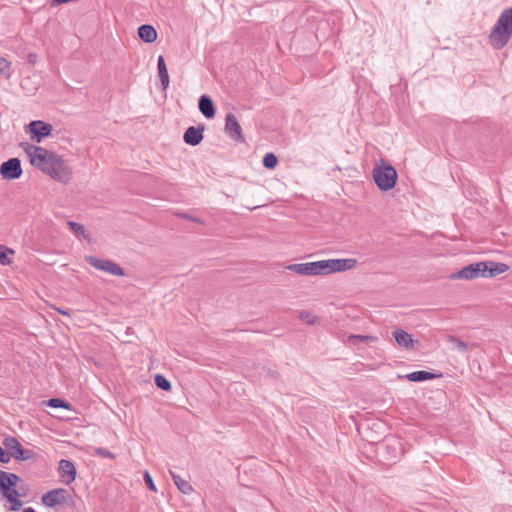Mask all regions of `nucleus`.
<instances>
[{
    "instance_id": "nucleus-1",
    "label": "nucleus",
    "mask_w": 512,
    "mask_h": 512,
    "mask_svg": "<svg viewBox=\"0 0 512 512\" xmlns=\"http://www.w3.org/2000/svg\"><path fill=\"white\" fill-rule=\"evenodd\" d=\"M34 166L59 183L66 184L72 178V169L62 156L35 145Z\"/></svg>"
},
{
    "instance_id": "nucleus-2",
    "label": "nucleus",
    "mask_w": 512,
    "mask_h": 512,
    "mask_svg": "<svg viewBox=\"0 0 512 512\" xmlns=\"http://www.w3.org/2000/svg\"><path fill=\"white\" fill-rule=\"evenodd\" d=\"M357 264V260L353 258L347 259H327L314 262L296 263L287 266V269L305 276H323L336 272H343L353 269Z\"/></svg>"
},
{
    "instance_id": "nucleus-3",
    "label": "nucleus",
    "mask_w": 512,
    "mask_h": 512,
    "mask_svg": "<svg viewBox=\"0 0 512 512\" xmlns=\"http://www.w3.org/2000/svg\"><path fill=\"white\" fill-rule=\"evenodd\" d=\"M507 270L508 266L504 263L481 261L463 267L459 271L452 273L449 278L451 280H473L479 277L489 278L502 274Z\"/></svg>"
},
{
    "instance_id": "nucleus-4",
    "label": "nucleus",
    "mask_w": 512,
    "mask_h": 512,
    "mask_svg": "<svg viewBox=\"0 0 512 512\" xmlns=\"http://www.w3.org/2000/svg\"><path fill=\"white\" fill-rule=\"evenodd\" d=\"M512 37V8L502 11L489 35V44L496 50L502 49Z\"/></svg>"
},
{
    "instance_id": "nucleus-5",
    "label": "nucleus",
    "mask_w": 512,
    "mask_h": 512,
    "mask_svg": "<svg viewBox=\"0 0 512 512\" xmlns=\"http://www.w3.org/2000/svg\"><path fill=\"white\" fill-rule=\"evenodd\" d=\"M19 476L14 473H8L0 470V491L3 496L11 502V510L17 511L21 508L22 502L18 500L20 494L16 490Z\"/></svg>"
},
{
    "instance_id": "nucleus-6",
    "label": "nucleus",
    "mask_w": 512,
    "mask_h": 512,
    "mask_svg": "<svg viewBox=\"0 0 512 512\" xmlns=\"http://www.w3.org/2000/svg\"><path fill=\"white\" fill-rule=\"evenodd\" d=\"M373 179L382 191H389L395 187L397 172L394 167L381 160L380 164L375 166L372 172Z\"/></svg>"
},
{
    "instance_id": "nucleus-7",
    "label": "nucleus",
    "mask_w": 512,
    "mask_h": 512,
    "mask_svg": "<svg viewBox=\"0 0 512 512\" xmlns=\"http://www.w3.org/2000/svg\"><path fill=\"white\" fill-rule=\"evenodd\" d=\"M42 502L47 507H55L58 505H71L73 502L72 495L67 489H53L42 496Z\"/></svg>"
},
{
    "instance_id": "nucleus-8",
    "label": "nucleus",
    "mask_w": 512,
    "mask_h": 512,
    "mask_svg": "<svg viewBox=\"0 0 512 512\" xmlns=\"http://www.w3.org/2000/svg\"><path fill=\"white\" fill-rule=\"evenodd\" d=\"M85 260L91 266L96 268L97 270H100V271H103V272H106L108 274L115 275V276H124L125 275L123 268L120 267L117 263H115L113 261L100 259L95 256H86Z\"/></svg>"
},
{
    "instance_id": "nucleus-9",
    "label": "nucleus",
    "mask_w": 512,
    "mask_h": 512,
    "mask_svg": "<svg viewBox=\"0 0 512 512\" xmlns=\"http://www.w3.org/2000/svg\"><path fill=\"white\" fill-rule=\"evenodd\" d=\"M0 174L4 180H15L22 175L21 162L18 158H10L0 166Z\"/></svg>"
},
{
    "instance_id": "nucleus-10",
    "label": "nucleus",
    "mask_w": 512,
    "mask_h": 512,
    "mask_svg": "<svg viewBox=\"0 0 512 512\" xmlns=\"http://www.w3.org/2000/svg\"><path fill=\"white\" fill-rule=\"evenodd\" d=\"M392 336L397 345L405 350H415L419 345L418 340H414L412 335L403 329H395L392 331Z\"/></svg>"
},
{
    "instance_id": "nucleus-11",
    "label": "nucleus",
    "mask_w": 512,
    "mask_h": 512,
    "mask_svg": "<svg viewBox=\"0 0 512 512\" xmlns=\"http://www.w3.org/2000/svg\"><path fill=\"white\" fill-rule=\"evenodd\" d=\"M225 132L235 141H243L242 129L236 116L228 113L225 117Z\"/></svg>"
},
{
    "instance_id": "nucleus-12",
    "label": "nucleus",
    "mask_w": 512,
    "mask_h": 512,
    "mask_svg": "<svg viewBox=\"0 0 512 512\" xmlns=\"http://www.w3.org/2000/svg\"><path fill=\"white\" fill-rule=\"evenodd\" d=\"M59 473L61 481L67 485L76 478V468L70 460L62 459L59 462Z\"/></svg>"
},
{
    "instance_id": "nucleus-13",
    "label": "nucleus",
    "mask_w": 512,
    "mask_h": 512,
    "mask_svg": "<svg viewBox=\"0 0 512 512\" xmlns=\"http://www.w3.org/2000/svg\"><path fill=\"white\" fill-rule=\"evenodd\" d=\"M34 143H40L43 138L51 135L53 126L50 123L34 120Z\"/></svg>"
},
{
    "instance_id": "nucleus-14",
    "label": "nucleus",
    "mask_w": 512,
    "mask_h": 512,
    "mask_svg": "<svg viewBox=\"0 0 512 512\" xmlns=\"http://www.w3.org/2000/svg\"><path fill=\"white\" fill-rule=\"evenodd\" d=\"M203 130H204L203 127H201V128H196L194 126L189 127L183 135L184 142L191 146L198 145L203 139Z\"/></svg>"
},
{
    "instance_id": "nucleus-15",
    "label": "nucleus",
    "mask_w": 512,
    "mask_h": 512,
    "mask_svg": "<svg viewBox=\"0 0 512 512\" xmlns=\"http://www.w3.org/2000/svg\"><path fill=\"white\" fill-rule=\"evenodd\" d=\"M199 110L206 118H213L215 115V108L211 98L207 95H202L198 103Z\"/></svg>"
},
{
    "instance_id": "nucleus-16",
    "label": "nucleus",
    "mask_w": 512,
    "mask_h": 512,
    "mask_svg": "<svg viewBox=\"0 0 512 512\" xmlns=\"http://www.w3.org/2000/svg\"><path fill=\"white\" fill-rule=\"evenodd\" d=\"M138 35L146 43H153L157 39V31L151 25H141L138 28Z\"/></svg>"
},
{
    "instance_id": "nucleus-17",
    "label": "nucleus",
    "mask_w": 512,
    "mask_h": 512,
    "mask_svg": "<svg viewBox=\"0 0 512 512\" xmlns=\"http://www.w3.org/2000/svg\"><path fill=\"white\" fill-rule=\"evenodd\" d=\"M158 75L161 81L162 88L165 90L169 86V75L163 56H159L157 60Z\"/></svg>"
},
{
    "instance_id": "nucleus-18",
    "label": "nucleus",
    "mask_w": 512,
    "mask_h": 512,
    "mask_svg": "<svg viewBox=\"0 0 512 512\" xmlns=\"http://www.w3.org/2000/svg\"><path fill=\"white\" fill-rule=\"evenodd\" d=\"M169 472H170V475L173 479L175 486L181 493L190 494L193 491V488L189 484L188 481L184 480L181 476H179L178 474L174 473L171 470Z\"/></svg>"
},
{
    "instance_id": "nucleus-19",
    "label": "nucleus",
    "mask_w": 512,
    "mask_h": 512,
    "mask_svg": "<svg viewBox=\"0 0 512 512\" xmlns=\"http://www.w3.org/2000/svg\"><path fill=\"white\" fill-rule=\"evenodd\" d=\"M411 382H423L435 378V375L427 371H414L405 376Z\"/></svg>"
},
{
    "instance_id": "nucleus-20",
    "label": "nucleus",
    "mask_w": 512,
    "mask_h": 512,
    "mask_svg": "<svg viewBox=\"0 0 512 512\" xmlns=\"http://www.w3.org/2000/svg\"><path fill=\"white\" fill-rule=\"evenodd\" d=\"M298 318L308 325L320 324V318L317 315H315L312 311H309V310L299 311Z\"/></svg>"
},
{
    "instance_id": "nucleus-21",
    "label": "nucleus",
    "mask_w": 512,
    "mask_h": 512,
    "mask_svg": "<svg viewBox=\"0 0 512 512\" xmlns=\"http://www.w3.org/2000/svg\"><path fill=\"white\" fill-rule=\"evenodd\" d=\"M67 225L69 226L70 230L77 236L83 239H90V234L87 232L85 227L77 222L74 221H68Z\"/></svg>"
},
{
    "instance_id": "nucleus-22",
    "label": "nucleus",
    "mask_w": 512,
    "mask_h": 512,
    "mask_svg": "<svg viewBox=\"0 0 512 512\" xmlns=\"http://www.w3.org/2000/svg\"><path fill=\"white\" fill-rule=\"evenodd\" d=\"M377 340H378V338L376 336H372V335L351 334L347 338V342L349 344H356L358 342H363V343L369 344V343H374Z\"/></svg>"
},
{
    "instance_id": "nucleus-23",
    "label": "nucleus",
    "mask_w": 512,
    "mask_h": 512,
    "mask_svg": "<svg viewBox=\"0 0 512 512\" xmlns=\"http://www.w3.org/2000/svg\"><path fill=\"white\" fill-rule=\"evenodd\" d=\"M14 254V250L6 247L5 245H0V264L10 265Z\"/></svg>"
},
{
    "instance_id": "nucleus-24",
    "label": "nucleus",
    "mask_w": 512,
    "mask_h": 512,
    "mask_svg": "<svg viewBox=\"0 0 512 512\" xmlns=\"http://www.w3.org/2000/svg\"><path fill=\"white\" fill-rule=\"evenodd\" d=\"M42 405H45V406H50V407H53V408H65V409H70V404L61 400V399H58V398H52L50 400H47V401H42Z\"/></svg>"
},
{
    "instance_id": "nucleus-25",
    "label": "nucleus",
    "mask_w": 512,
    "mask_h": 512,
    "mask_svg": "<svg viewBox=\"0 0 512 512\" xmlns=\"http://www.w3.org/2000/svg\"><path fill=\"white\" fill-rule=\"evenodd\" d=\"M278 159L273 153H267L263 158V165L268 169H273L277 166Z\"/></svg>"
},
{
    "instance_id": "nucleus-26",
    "label": "nucleus",
    "mask_w": 512,
    "mask_h": 512,
    "mask_svg": "<svg viewBox=\"0 0 512 512\" xmlns=\"http://www.w3.org/2000/svg\"><path fill=\"white\" fill-rule=\"evenodd\" d=\"M155 384L162 390L169 391L171 389V383L163 375L157 374L155 376Z\"/></svg>"
},
{
    "instance_id": "nucleus-27",
    "label": "nucleus",
    "mask_w": 512,
    "mask_h": 512,
    "mask_svg": "<svg viewBox=\"0 0 512 512\" xmlns=\"http://www.w3.org/2000/svg\"><path fill=\"white\" fill-rule=\"evenodd\" d=\"M3 446L8 450L9 453L16 450L20 444L14 437H7L3 441Z\"/></svg>"
},
{
    "instance_id": "nucleus-28",
    "label": "nucleus",
    "mask_w": 512,
    "mask_h": 512,
    "mask_svg": "<svg viewBox=\"0 0 512 512\" xmlns=\"http://www.w3.org/2000/svg\"><path fill=\"white\" fill-rule=\"evenodd\" d=\"M449 341L453 344L454 348L460 352H465L468 349V344L455 337H450Z\"/></svg>"
},
{
    "instance_id": "nucleus-29",
    "label": "nucleus",
    "mask_w": 512,
    "mask_h": 512,
    "mask_svg": "<svg viewBox=\"0 0 512 512\" xmlns=\"http://www.w3.org/2000/svg\"><path fill=\"white\" fill-rule=\"evenodd\" d=\"M94 451H95L96 455H99L101 457L110 458V459H114L115 458V455L112 452H110L109 450H107V449L95 448Z\"/></svg>"
},
{
    "instance_id": "nucleus-30",
    "label": "nucleus",
    "mask_w": 512,
    "mask_h": 512,
    "mask_svg": "<svg viewBox=\"0 0 512 512\" xmlns=\"http://www.w3.org/2000/svg\"><path fill=\"white\" fill-rule=\"evenodd\" d=\"M9 66V62L6 59L0 58V75L8 76Z\"/></svg>"
},
{
    "instance_id": "nucleus-31",
    "label": "nucleus",
    "mask_w": 512,
    "mask_h": 512,
    "mask_svg": "<svg viewBox=\"0 0 512 512\" xmlns=\"http://www.w3.org/2000/svg\"><path fill=\"white\" fill-rule=\"evenodd\" d=\"M10 455L17 460L26 459V457L24 456V450L21 448V446H19L16 450L12 451Z\"/></svg>"
},
{
    "instance_id": "nucleus-32",
    "label": "nucleus",
    "mask_w": 512,
    "mask_h": 512,
    "mask_svg": "<svg viewBox=\"0 0 512 512\" xmlns=\"http://www.w3.org/2000/svg\"><path fill=\"white\" fill-rule=\"evenodd\" d=\"M144 480H145L146 485L149 487V489H151L152 491H156V486L153 482V479H152L151 475L149 474V472H147V471L144 473Z\"/></svg>"
},
{
    "instance_id": "nucleus-33",
    "label": "nucleus",
    "mask_w": 512,
    "mask_h": 512,
    "mask_svg": "<svg viewBox=\"0 0 512 512\" xmlns=\"http://www.w3.org/2000/svg\"><path fill=\"white\" fill-rule=\"evenodd\" d=\"M11 459V455L9 452L5 451L1 446H0V462L2 463H8Z\"/></svg>"
},
{
    "instance_id": "nucleus-34",
    "label": "nucleus",
    "mask_w": 512,
    "mask_h": 512,
    "mask_svg": "<svg viewBox=\"0 0 512 512\" xmlns=\"http://www.w3.org/2000/svg\"><path fill=\"white\" fill-rule=\"evenodd\" d=\"M25 129L27 132L32 133V129H33L32 122L26 124Z\"/></svg>"
},
{
    "instance_id": "nucleus-35",
    "label": "nucleus",
    "mask_w": 512,
    "mask_h": 512,
    "mask_svg": "<svg viewBox=\"0 0 512 512\" xmlns=\"http://www.w3.org/2000/svg\"><path fill=\"white\" fill-rule=\"evenodd\" d=\"M25 151H26L28 157L30 158V162L32 163V152H30V147L25 148Z\"/></svg>"
},
{
    "instance_id": "nucleus-36",
    "label": "nucleus",
    "mask_w": 512,
    "mask_h": 512,
    "mask_svg": "<svg viewBox=\"0 0 512 512\" xmlns=\"http://www.w3.org/2000/svg\"><path fill=\"white\" fill-rule=\"evenodd\" d=\"M59 312H60L61 314H63V315H68V312H67V311H65V310H61V309H59Z\"/></svg>"
},
{
    "instance_id": "nucleus-37",
    "label": "nucleus",
    "mask_w": 512,
    "mask_h": 512,
    "mask_svg": "<svg viewBox=\"0 0 512 512\" xmlns=\"http://www.w3.org/2000/svg\"><path fill=\"white\" fill-rule=\"evenodd\" d=\"M24 512H32V507L25 508Z\"/></svg>"
}]
</instances>
